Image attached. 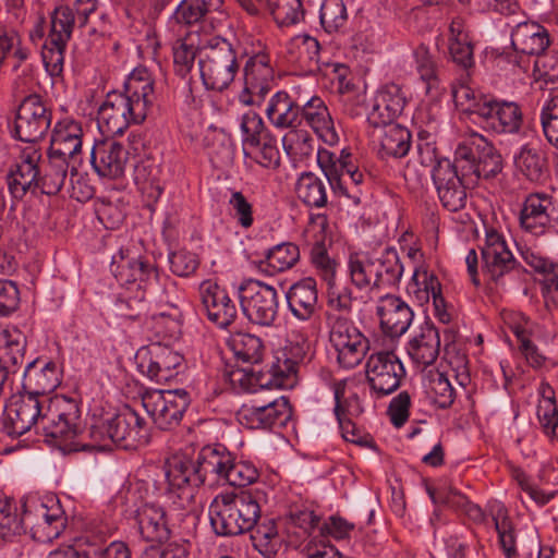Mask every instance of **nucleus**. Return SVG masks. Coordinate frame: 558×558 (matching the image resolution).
<instances>
[{
    "instance_id": "1",
    "label": "nucleus",
    "mask_w": 558,
    "mask_h": 558,
    "mask_svg": "<svg viewBox=\"0 0 558 558\" xmlns=\"http://www.w3.org/2000/svg\"><path fill=\"white\" fill-rule=\"evenodd\" d=\"M232 457L220 444L203 447L195 461L182 454L172 456L165 465L169 494L177 496L180 508H189L195 488L206 483L210 486L226 483Z\"/></svg>"
},
{
    "instance_id": "2",
    "label": "nucleus",
    "mask_w": 558,
    "mask_h": 558,
    "mask_svg": "<svg viewBox=\"0 0 558 558\" xmlns=\"http://www.w3.org/2000/svg\"><path fill=\"white\" fill-rule=\"evenodd\" d=\"M155 100L154 78L146 68L134 69L123 92H110L98 109V124L104 133L122 134L131 124L147 118Z\"/></svg>"
},
{
    "instance_id": "3",
    "label": "nucleus",
    "mask_w": 558,
    "mask_h": 558,
    "mask_svg": "<svg viewBox=\"0 0 558 558\" xmlns=\"http://www.w3.org/2000/svg\"><path fill=\"white\" fill-rule=\"evenodd\" d=\"M71 161H65L48 154V161L43 162V155L35 146L25 147L20 160L7 175L10 194L15 199H23L27 193L48 196L57 195L65 183ZM71 174V181L73 180Z\"/></svg>"
},
{
    "instance_id": "4",
    "label": "nucleus",
    "mask_w": 558,
    "mask_h": 558,
    "mask_svg": "<svg viewBox=\"0 0 558 558\" xmlns=\"http://www.w3.org/2000/svg\"><path fill=\"white\" fill-rule=\"evenodd\" d=\"M23 519L12 512L0 518V541L13 542L25 532V524H32L34 538L40 542H51L60 536L66 525V518L58 506L48 507L35 496L22 499Z\"/></svg>"
},
{
    "instance_id": "5",
    "label": "nucleus",
    "mask_w": 558,
    "mask_h": 558,
    "mask_svg": "<svg viewBox=\"0 0 558 558\" xmlns=\"http://www.w3.org/2000/svg\"><path fill=\"white\" fill-rule=\"evenodd\" d=\"M208 515L219 536H236L254 529L260 518V507L248 493H222L209 505Z\"/></svg>"
},
{
    "instance_id": "6",
    "label": "nucleus",
    "mask_w": 558,
    "mask_h": 558,
    "mask_svg": "<svg viewBox=\"0 0 558 558\" xmlns=\"http://www.w3.org/2000/svg\"><path fill=\"white\" fill-rule=\"evenodd\" d=\"M94 449H102L110 440L125 450H136L146 446L150 440V426L131 407L125 405L120 412L98 420L89 428Z\"/></svg>"
},
{
    "instance_id": "7",
    "label": "nucleus",
    "mask_w": 558,
    "mask_h": 558,
    "mask_svg": "<svg viewBox=\"0 0 558 558\" xmlns=\"http://www.w3.org/2000/svg\"><path fill=\"white\" fill-rule=\"evenodd\" d=\"M201 48L198 70L206 89L222 92L234 81L240 64L238 52L228 39L213 36Z\"/></svg>"
},
{
    "instance_id": "8",
    "label": "nucleus",
    "mask_w": 558,
    "mask_h": 558,
    "mask_svg": "<svg viewBox=\"0 0 558 558\" xmlns=\"http://www.w3.org/2000/svg\"><path fill=\"white\" fill-rule=\"evenodd\" d=\"M243 151L263 168L276 170L280 166L277 138L266 129L259 114L248 111L241 117Z\"/></svg>"
},
{
    "instance_id": "9",
    "label": "nucleus",
    "mask_w": 558,
    "mask_h": 558,
    "mask_svg": "<svg viewBox=\"0 0 558 558\" xmlns=\"http://www.w3.org/2000/svg\"><path fill=\"white\" fill-rule=\"evenodd\" d=\"M240 305L252 324L270 327L279 311V295L275 287L259 280L246 279L238 288Z\"/></svg>"
},
{
    "instance_id": "10",
    "label": "nucleus",
    "mask_w": 558,
    "mask_h": 558,
    "mask_svg": "<svg viewBox=\"0 0 558 558\" xmlns=\"http://www.w3.org/2000/svg\"><path fill=\"white\" fill-rule=\"evenodd\" d=\"M329 341L337 351V360L344 368H353L369 349L368 339L354 323L339 314L327 313Z\"/></svg>"
},
{
    "instance_id": "11",
    "label": "nucleus",
    "mask_w": 558,
    "mask_h": 558,
    "mask_svg": "<svg viewBox=\"0 0 558 558\" xmlns=\"http://www.w3.org/2000/svg\"><path fill=\"white\" fill-rule=\"evenodd\" d=\"M190 403L191 397L185 389L153 390L142 397L144 409L161 430L179 426Z\"/></svg>"
},
{
    "instance_id": "12",
    "label": "nucleus",
    "mask_w": 558,
    "mask_h": 558,
    "mask_svg": "<svg viewBox=\"0 0 558 558\" xmlns=\"http://www.w3.org/2000/svg\"><path fill=\"white\" fill-rule=\"evenodd\" d=\"M52 122V109L38 94L26 96L20 104L14 122V136L26 143L43 140Z\"/></svg>"
},
{
    "instance_id": "13",
    "label": "nucleus",
    "mask_w": 558,
    "mask_h": 558,
    "mask_svg": "<svg viewBox=\"0 0 558 558\" xmlns=\"http://www.w3.org/2000/svg\"><path fill=\"white\" fill-rule=\"evenodd\" d=\"M244 87L239 99L246 106H259L272 88L275 71L265 50L250 56L243 69Z\"/></svg>"
},
{
    "instance_id": "14",
    "label": "nucleus",
    "mask_w": 558,
    "mask_h": 558,
    "mask_svg": "<svg viewBox=\"0 0 558 558\" xmlns=\"http://www.w3.org/2000/svg\"><path fill=\"white\" fill-rule=\"evenodd\" d=\"M135 359L140 372L157 383H167L178 375L184 362L179 352L158 342L142 347Z\"/></svg>"
},
{
    "instance_id": "15",
    "label": "nucleus",
    "mask_w": 558,
    "mask_h": 558,
    "mask_svg": "<svg viewBox=\"0 0 558 558\" xmlns=\"http://www.w3.org/2000/svg\"><path fill=\"white\" fill-rule=\"evenodd\" d=\"M405 369L392 351H379L369 355L366 362V378L374 392L387 396L396 391Z\"/></svg>"
},
{
    "instance_id": "16",
    "label": "nucleus",
    "mask_w": 558,
    "mask_h": 558,
    "mask_svg": "<svg viewBox=\"0 0 558 558\" xmlns=\"http://www.w3.org/2000/svg\"><path fill=\"white\" fill-rule=\"evenodd\" d=\"M201 312L218 328H229L238 317L235 302L217 282L206 280L198 289Z\"/></svg>"
},
{
    "instance_id": "17",
    "label": "nucleus",
    "mask_w": 558,
    "mask_h": 558,
    "mask_svg": "<svg viewBox=\"0 0 558 558\" xmlns=\"http://www.w3.org/2000/svg\"><path fill=\"white\" fill-rule=\"evenodd\" d=\"M291 417L292 409L286 397L266 404L244 405L239 412V421L251 429L276 430L284 427Z\"/></svg>"
},
{
    "instance_id": "18",
    "label": "nucleus",
    "mask_w": 558,
    "mask_h": 558,
    "mask_svg": "<svg viewBox=\"0 0 558 558\" xmlns=\"http://www.w3.org/2000/svg\"><path fill=\"white\" fill-rule=\"evenodd\" d=\"M478 121L496 134H517L523 124V113L518 102L489 96Z\"/></svg>"
},
{
    "instance_id": "19",
    "label": "nucleus",
    "mask_w": 558,
    "mask_h": 558,
    "mask_svg": "<svg viewBox=\"0 0 558 558\" xmlns=\"http://www.w3.org/2000/svg\"><path fill=\"white\" fill-rule=\"evenodd\" d=\"M83 129L80 122L65 118L58 121L51 131L48 154L59 159L71 161L72 175L77 174L81 162Z\"/></svg>"
},
{
    "instance_id": "20",
    "label": "nucleus",
    "mask_w": 558,
    "mask_h": 558,
    "mask_svg": "<svg viewBox=\"0 0 558 558\" xmlns=\"http://www.w3.org/2000/svg\"><path fill=\"white\" fill-rule=\"evenodd\" d=\"M432 178L435 184L438 198L444 208L457 213L465 207L468 194L466 189L473 186L459 179L452 170L450 160L441 158L432 170Z\"/></svg>"
},
{
    "instance_id": "21",
    "label": "nucleus",
    "mask_w": 558,
    "mask_h": 558,
    "mask_svg": "<svg viewBox=\"0 0 558 558\" xmlns=\"http://www.w3.org/2000/svg\"><path fill=\"white\" fill-rule=\"evenodd\" d=\"M481 253L483 270L496 283L517 266V260L508 248L505 238L494 228L486 229L485 244Z\"/></svg>"
},
{
    "instance_id": "22",
    "label": "nucleus",
    "mask_w": 558,
    "mask_h": 558,
    "mask_svg": "<svg viewBox=\"0 0 558 558\" xmlns=\"http://www.w3.org/2000/svg\"><path fill=\"white\" fill-rule=\"evenodd\" d=\"M111 271L121 284L136 286V292L144 291L158 281L157 268L142 257L131 256L129 251L114 256Z\"/></svg>"
},
{
    "instance_id": "23",
    "label": "nucleus",
    "mask_w": 558,
    "mask_h": 558,
    "mask_svg": "<svg viewBox=\"0 0 558 558\" xmlns=\"http://www.w3.org/2000/svg\"><path fill=\"white\" fill-rule=\"evenodd\" d=\"M43 415V401L39 397L24 391L8 409L5 430L8 435L22 436L35 427L39 434V421Z\"/></svg>"
},
{
    "instance_id": "24",
    "label": "nucleus",
    "mask_w": 558,
    "mask_h": 558,
    "mask_svg": "<svg viewBox=\"0 0 558 558\" xmlns=\"http://www.w3.org/2000/svg\"><path fill=\"white\" fill-rule=\"evenodd\" d=\"M129 161L126 147L113 140L97 142L90 153V162L102 178L119 179L124 174Z\"/></svg>"
},
{
    "instance_id": "25",
    "label": "nucleus",
    "mask_w": 558,
    "mask_h": 558,
    "mask_svg": "<svg viewBox=\"0 0 558 558\" xmlns=\"http://www.w3.org/2000/svg\"><path fill=\"white\" fill-rule=\"evenodd\" d=\"M377 315L384 332L390 337L405 333L412 324L414 313L401 298L387 294L379 299Z\"/></svg>"
},
{
    "instance_id": "26",
    "label": "nucleus",
    "mask_w": 558,
    "mask_h": 558,
    "mask_svg": "<svg viewBox=\"0 0 558 558\" xmlns=\"http://www.w3.org/2000/svg\"><path fill=\"white\" fill-rule=\"evenodd\" d=\"M61 384V371L52 361L36 359L24 371L23 390L37 397H45Z\"/></svg>"
},
{
    "instance_id": "27",
    "label": "nucleus",
    "mask_w": 558,
    "mask_h": 558,
    "mask_svg": "<svg viewBox=\"0 0 558 558\" xmlns=\"http://www.w3.org/2000/svg\"><path fill=\"white\" fill-rule=\"evenodd\" d=\"M510 36L513 50L521 54L539 56L550 46L548 31L533 21L518 23Z\"/></svg>"
},
{
    "instance_id": "28",
    "label": "nucleus",
    "mask_w": 558,
    "mask_h": 558,
    "mask_svg": "<svg viewBox=\"0 0 558 558\" xmlns=\"http://www.w3.org/2000/svg\"><path fill=\"white\" fill-rule=\"evenodd\" d=\"M301 122L306 124L328 145H336L339 142V135L335 126L331 113L325 101L313 96L301 106Z\"/></svg>"
},
{
    "instance_id": "29",
    "label": "nucleus",
    "mask_w": 558,
    "mask_h": 558,
    "mask_svg": "<svg viewBox=\"0 0 558 558\" xmlns=\"http://www.w3.org/2000/svg\"><path fill=\"white\" fill-rule=\"evenodd\" d=\"M440 351L438 329L430 323H424L409 340L407 352L417 366L426 367L435 363Z\"/></svg>"
},
{
    "instance_id": "30",
    "label": "nucleus",
    "mask_w": 558,
    "mask_h": 558,
    "mask_svg": "<svg viewBox=\"0 0 558 558\" xmlns=\"http://www.w3.org/2000/svg\"><path fill=\"white\" fill-rule=\"evenodd\" d=\"M288 308L301 322L311 319L318 302L317 283L306 277L293 283L286 292Z\"/></svg>"
},
{
    "instance_id": "31",
    "label": "nucleus",
    "mask_w": 558,
    "mask_h": 558,
    "mask_svg": "<svg viewBox=\"0 0 558 558\" xmlns=\"http://www.w3.org/2000/svg\"><path fill=\"white\" fill-rule=\"evenodd\" d=\"M268 121L279 130H293L301 125V106L283 90L277 92L265 110Z\"/></svg>"
},
{
    "instance_id": "32",
    "label": "nucleus",
    "mask_w": 558,
    "mask_h": 558,
    "mask_svg": "<svg viewBox=\"0 0 558 558\" xmlns=\"http://www.w3.org/2000/svg\"><path fill=\"white\" fill-rule=\"evenodd\" d=\"M551 207V199L545 194H530L520 211L521 227L533 235L545 233L549 226L550 216L548 209Z\"/></svg>"
},
{
    "instance_id": "33",
    "label": "nucleus",
    "mask_w": 558,
    "mask_h": 558,
    "mask_svg": "<svg viewBox=\"0 0 558 558\" xmlns=\"http://www.w3.org/2000/svg\"><path fill=\"white\" fill-rule=\"evenodd\" d=\"M137 524L142 537L151 543H162L170 536L165 510L156 505L146 504L137 511Z\"/></svg>"
},
{
    "instance_id": "34",
    "label": "nucleus",
    "mask_w": 558,
    "mask_h": 558,
    "mask_svg": "<svg viewBox=\"0 0 558 558\" xmlns=\"http://www.w3.org/2000/svg\"><path fill=\"white\" fill-rule=\"evenodd\" d=\"M311 227L316 230L320 239H317L311 248L312 264L320 271L325 281H332L336 272V262L329 257L324 239L329 227L328 218L324 214L310 217Z\"/></svg>"
},
{
    "instance_id": "35",
    "label": "nucleus",
    "mask_w": 558,
    "mask_h": 558,
    "mask_svg": "<svg viewBox=\"0 0 558 558\" xmlns=\"http://www.w3.org/2000/svg\"><path fill=\"white\" fill-rule=\"evenodd\" d=\"M448 46L452 60L464 69L474 64L473 44L462 17L456 16L449 24Z\"/></svg>"
},
{
    "instance_id": "36",
    "label": "nucleus",
    "mask_w": 558,
    "mask_h": 558,
    "mask_svg": "<svg viewBox=\"0 0 558 558\" xmlns=\"http://www.w3.org/2000/svg\"><path fill=\"white\" fill-rule=\"evenodd\" d=\"M39 434L46 438L47 442H51L60 447L63 451H87L94 449L92 444H82L75 440L78 432V423L68 424V422L39 423Z\"/></svg>"
},
{
    "instance_id": "37",
    "label": "nucleus",
    "mask_w": 558,
    "mask_h": 558,
    "mask_svg": "<svg viewBox=\"0 0 558 558\" xmlns=\"http://www.w3.org/2000/svg\"><path fill=\"white\" fill-rule=\"evenodd\" d=\"M376 137L379 145L378 154L381 158H402L411 148L410 131L397 123L380 128Z\"/></svg>"
},
{
    "instance_id": "38",
    "label": "nucleus",
    "mask_w": 558,
    "mask_h": 558,
    "mask_svg": "<svg viewBox=\"0 0 558 558\" xmlns=\"http://www.w3.org/2000/svg\"><path fill=\"white\" fill-rule=\"evenodd\" d=\"M26 337L17 328L0 331V365L12 374L16 373L24 362Z\"/></svg>"
},
{
    "instance_id": "39",
    "label": "nucleus",
    "mask_w": 558,
    "mask_h": 558,
    "mask_svg": "<svg viewBox=\"0 0 558 558\" xmlns=\"http://www.w3.org/2000/svg\"><path fill=\"white\" fill-rule=\"evenodd\" d=\"M372 262L375 275V288H391L400 282L403 274V265L400 262L396 248H385L380 256L372 258Z\"/></svg>"
},
{
    "instance_id": "40",
    "label": "nucleus",
    "mask_w": 558,
    "mask_h": 558,
    "mask_svg": "<svg viewBox=\"0 0 558 558\" xmlns=\"http://www.w3.org/2000/svg\"><path fill=\"white\" fill-rule=\"evenodd\" d=\"M227 347L238 361L257 364L263 361L265 345L263 340L253 333L236 331L227 339Z\"/></svg>"
},
{
    "instance_id": "41",
    "label": "nucleus",
    "mask_w": 558,
    "mask_h": 558,
    "mask_svg": "<svg viewBox=\"0 0 558 558\" xmlns=\"http://www.w3.org/2000/svg\"><path fill=\"white\" fill-rule=\"evenodd\" d=\"M299 259V246L292 242H284L267 251L265 259L259 263V269L272 276L292 268Z\"/></svg>"
},
{
    "instance_id": "42",
    "label": "nucleus",
    "mask_w": 558,
    "mask_h": 558,
    "mask_svg": "<svg viewBox=\"0 0 558 558\" xmlns=\"http://www.w3.org/2000/svg\"><path fill=\"white\" fill-rule=\"evenodd\" d=\"M523 256L536 272L543 275L542 293L546 302L558 305V263L532 252H526Z\"/></svg>"
},
{
    "instance_id": "43",
    "label": "nucleus",
    "mask_w": 558,
    "mask_h": 558,
    "mask_svg": "<svg viewBox=\"0 0 558 558\" xmlns=\"http://www.w3.org/2000/svg\"><path fill=\"white\" fill-rule=\"evenodd\" d=\"M515 168L530 181L538 182L547 177L545 154L537 147L524 145L514 157Z\"/></svg>"
},
{
    "instance_id": "44",
    "label": "nucleus",
    "mask_w": 558,
    "mask_h": 558,
    "mask_svg": "<svg viewBox=\"0 0 558 558\" xmlns=\"http://www.w3.org/2000/svg\"><path fill=\"white\" fill-rule=\"evenodd\" d=\"M316 159L329 184L341 186V179L352 169V155L342 149L339 155L327 149H317Z\"/></svg>"
},
{
    "instance_id": "45",
    "label": "nucleus",
    "mask_w": 558,
    "mask_h": 558,
    "mask_svg": "<svg viewBox=\"0 0 558 558\" xmlns=\"http://www.w3.org/2000/svg\"><path fill=\"white\" fill-rule=\"evenodd\" d=\"M77 22L74 9L71 5L61 4L56 7L50 14V29L47 35L48 43L68 44L73 33L78 29Z\"/></svg>"
},
{
    "instance_id": "46",
    "label": "nucleus",
    "mask_w": 558,
    "mask_h": 558,
    "mask_svg": "<svg viewBox=\"0 0 558 558\" xmlns=\"http://www.w3.org/2000/svg\"><path fill=\"white\" fill-rule=\"evenodd\" d=\"M204 40H201L197 34H189L183 39H179L173 46V70L177 75L185 78L192 71L195 63V58L201 57V46Z\"/></svg>"
},
{
    "instance_id": "47",
    "label": "nucleus",
    "mask_w": 558,
    "mask_h": 558,
    "mask_svg": "<svg viewBox=\"0 0 558 558\" xmlns=\"http://www.w3.org/2000/svg\"><path fill=\"white\" fill-rule=\"evenodd\" d=\"M295 193L298 198L307 207L322 208L328 202L324 181L312 172H303L299 177Z\"/></svg>"
},
{
    "instance_id": "48",
    "label": "nucleus",
    "mask_w": 558,
    "mask_h": 558,
    "mask_svg": "<svg viewBox=\"0 0 558 558\" xmlns=\"http://www.w3.org/2000/svg\"><path fill=\"white\" fill-rule=\"evenodd\" d=\"M308 349V342L305 338H302L301 342L296 343L295 348H291V356L286 352L282 356H277L269 368V373L272 376L271 384L276 386L284 385V379L294 376L296 373L298 363L303 361L306 351Z\"/></svg>"
},
{
    "instance_id": "49",
    "label": "nucleus",
    "mask_w": 558,
    "mask_h": 558,
    "mask_svg": "<svg viewBox=\"0 0 558 558\" xmlns=\"http://www.w3.org/2000/svg\"><path fill=\"white\" fill-rule=\"evenodd\" d=\"M282 146L288 156L295 162H303L315 154V138L305 130H290L282 137Z\"/></svg>"
},
{
    "instance_id": "50",
    "label": "nucleus",
    "mask_w": 558,
    "mask_h": 558,
    "mask_svg": "<svg viewBox=\"0 0 558 558\" xmlns=\"http://www.w3.org/2000/svg\"><path fill=\"white\" fill-rule=\"evenodd\" d=\"M427 493L434 504H442L449 507H463L466 515L474 522H483L485 518V514L480 506L469 501L454 488L448 487L433 489L428 487Z\"/></svg>"
},
{
    "instance_id": "51",
    "label": "nucleus",
    "mask_w": 558,
    "mask_h": 558,
    "mask_svg": "<svg viewBox=\"0 0 558 558\" xmlns=\"http://www.w3.org/2000/svg\"><path fill=\"white\" fill-rule=\"evenodd\" d=\"M407 291L422 305L441 292V284L433 272L416 268Z\"/></svg>"
},
{
    "instance_id": "52",
    "label": "nucleus",
    "mask_w": 558,
    "mask_h": 558,
    "mask_svg": "<svg viewBox=\"0 0 558 558\" xmlns=\"http://www.w3.org/2000/svg\"><path fill=\"white\" fill-rule=\"evenodd\" d=\"M80 421V409L77 403L66 397H56L48 403L44 415L39 423H53L68 422V424H76Z\"/></svg>"
},
{
    "instance_id": "53",
    "label": "nucleus",
    "mask_w": 558,
    "mask_h": 558,
    "mask_svg": "<svg viewBox=\"0 0 558 558\" xmlns=\"http://www.w3.org/2000/svg\"><path fill=\"white\" fill-rule=\"evenodd\" d=\"M222 0H182L177 7L173 19L179 24L193 25L201 22L208 12L218 9Z\"/></svg>"
},
{
    "instance_id": "54",
    "label": "nucleus",
    "mask_w": 558,
    "mask_h": 558,
    "mask_svg": "<svg viewBox=\"0 0 558 558\" xmlns=\"http://www.w3.org/2000/svg\"><path fill=\"white\" fill-rule=\"evenodd\" d=\"M349 14L343 0H323L319 7V21L326 33L342 31L348 23Z\"/></svg>"
},
{
    "instance_id": "55",
    "label": "nucleus",
    "mask_w": 558,
    "mask_h": 558,
    "mask_svg": "<svg viewBox=\"0 0 558 558\" xmlns=\"http://www.w3.org/2000/svg\"><path fill=\"white\" fill-rule=\"evenodd\" d=\"M427 392L432 402L439 409H448L456 398V390L448 376L439 371H430Z\"/></svg>"
},
{
    "instance_id": "56",
    "label": "nucleus",
    "mask_w": 558,
    "mask_h": 558,
    "mask_svg": "<svg viewBox=\"0 0 558 558\" xmlns=\"http://www.w3.org/2000/svg\"><path fill=\"white\" fill-rule=\"evenodd\" d=\"M452 98L456 106L465 113L475 114L482 112V106L487 102L488 95H484L465 83L452 85Z\"/></svg>"
},
{
    "instance_id": "57",
    "label": "nucleus",
    "mask_w": 558,
    "mask_h": 558,
    "mask_svg": "<svg viewBox=\"0 0 558 558\" xmlns=\"http://www.w3.org/2000/svg\"><path fill=\"white\" fill-rule=\"evenodd\" d=\"M266 7L279 26H290L303 17V0H266Z\"/></svg>"
},
{
    "instance_id": "58",
    "label": "nucleus",
    "mask_w": 558,
    "mask_h": 558,
    "mask_svg": "<svg viewBox=\"0 0 558 558\" xmlns=\"http://www.w3.org/2000/svg\"><path fill=\"white\" fill-rule=\"evenodd\" d=\"M145 298L144 291L136 292L134 298L125 293L114 302L112 311L121 319L141 320L146 314Z\"/></svg>"
},
{
    "instance_id": "59",
    "label": "nucleus",
    "mask_w": 558,
    "mask_h": 558,
    "mask_svg": "<svg viewBox=\"0 0 558 558\" xmlns=\"http://www.w3.org/2000/svg\"><path fill=\"white\" fill-rule=\"evenodd\" d=\"M541 124L547 142L558 149V94L551 95L541 110Z\"/></svg>"
},
{
    "instance_id": "60",
    "label": "nucleus",
    "mask_w": 558,
    "mask_h": 558,
    "mask_svg": "<svg viewBox=\"0 0 558 558\" xmlns=\"http://www.w3.org/2000/svg\"><path fill=\"white\" fill-rule=\"evenodd\" d=\"M351 282L357 289L375 288V275L372 258L361 259L351 256L348 263Z\"/></svg>"
},
{
    "instance_id": "61",
    "label": "nucleus",
    "mask_w": 558,
    "mask_h": 558,
    "mask_svg": "<svg viewBox=\"0 0 558 558\" xmlns=\"http://www.w3.org/2000/svg\"><path fill=\"white\" fill-rule=\"evenodd\" d=\"M227 480L231 486L244 487L253 484L259 476L256 466L248 461H235L232 457L230 468L228 469Z\"/></svg>"
},
{
    "instance_id": "62",
    "label": "nucleus",
    "mask_w": 558,
    "mask_h": 558,
    "mask_svg": "<svg viewBox=\"0 0 558 558\" xmlns=\"http://www.w3.org/2000/svg\"><path fill=\"white\" fill-rule=\"evenodd\" d=\"M482 145L481 158L477 159L478 180L481 178L489 179L496 177L502 169V159L494 146L486 140L480 141Z\"/></svg>"
},
{
    "instance_id": "63",
    "label": "nucleus",
    "mask_w": 558,
    "mask_h": 558,
    "mask_svg": "<svg viewBox=\"0 0 558 558\" xmlns=\"http://www.w3.org/2000/svg\"><path fill=\"white\" fill-rule=\"evenodd\" d=\"M66 45V43H48V38L45 40L41 50L43 62L45 64L46 71L52 77L60 76L63 72L64 52Z\"/></svg>"
},
{
    "instance_id": "64",
    "label": "nucleus",
    "mask_w": 558,
    "mask_h": 558,
    "mask_svg": "<svg viewBox=\"0 0 558 558\" xmlns=\"http://www.w3.org/2000/svg\"><path fill=\"white\" fill-rule=\"evenodd\" d=\"M228 204L230 207V214L232 218L236 220L239 226L244 229H248L253 226V205L242 192H232Z\"/></svg>"
}]
</instances>
